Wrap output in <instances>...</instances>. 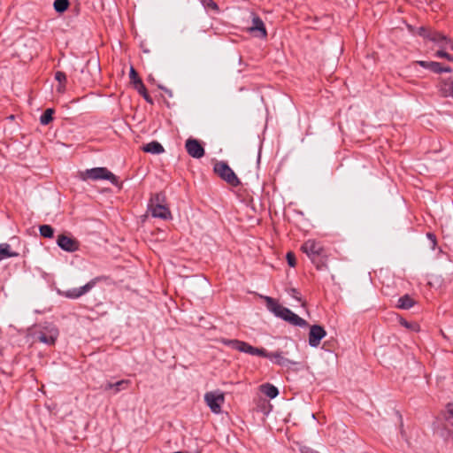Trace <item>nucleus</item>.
Returning a JSON list of instances; mask_svg holds the SVG:
<instances>
[{
  "mask_svg": "<svg viewBox=\"0 0 453 453\" xmlns=\"http://www.w3.org/2000/svg\"><path fill=\"white\" fill-rule=\"evenodd\" d=\"M79 177L82 180H107L113 185L117 186L119 184L118 177L106 167H95L79 172Z\"/></svg>",
  "mask_w": 453,
  "mask_h": 453,
  "instance_id": "nucleus-1",
  "label": "nucleus"
},
{
  "mask_svg": "<svg viewBox=\"0 0 453 453\" xmlns=\"http://www.w3.org/2000/svg\"><path fill=\"white\" fill-rule=\"evenodd\" d=\"M221 342L224 345L230 347L233 349H236L240 352L247 353L252 356L268 357L266 349L263 348L253 347L246 342H242L236 339H222Z\"/></svg>",
  "mask_w": 453,
  "mask_h": 453,
  "instance_id": "nucleus-2",
  "label": "nucleus"
},
{
  "mask_svg": "<svg viewBox=\"0 0 453 453\" xmlns=\"http://www.w3.org/2000/svg\"><path fill=\"white\" fill-rule=\"evenodd\" d=\"M214 173L232 187H238L241 184L239 178L234 172L224 161H218L213 167Z\"/></svg>",
  "mask_w": 453,
  "mask_h": 453,
  "instance_id": "nucleus-3",
  "label": "nucleus"
},
{
  "mask_svg": "<svg viewBox=\"0 0 453 453\" xmlns=\"http://www.w3.org/2000/svg\"><path fill=\"white\" fill-rule=\"evenodd\" d=\"M204 402L210 410L215 413H221V405L225 403V395L220 391H210L204 395Z\"/></svg>",
  "mask_w": 453,
  "mask_h": 453,
  "instance_id": "nucleus-4",
  "label": "nucleus"
},
{
  "mask_svg": "<svg viewBox=\"0 0 453 453\" xmlns=\"http://www.w3.org/2000/svg\"><path fill=\"white\" fill-rule=\"evenodd\" d=\"M301 250L311 258L312 263L317 264L318 269H320L317 260L322 255L323 248L319 242H316L313 240H308L302 245Z\"/></svg>",
  "mask_w": 453,
  "mask_h": 453,
  "instance_id": "nucleus-5",
  "label": "nucleus"
},
{
  "mask_svg": "<svg viewBox=\"0 0 453 453\" xmlns=\"http://www.w3.org/2000/svg\"><path fill=\"white\" fill-rule=\"evenodd\" d=\"M418 35L436 43L441 49H443L448 36L439 31L433 30L429 27H421L418 28Z\"/></svg>",
  "mask_w": 453,
  "mask_h": 453,
  "instance_id": "nucleus-6",
  "label": "nucleus"
},
{
  "mask_svg": "<svg viewBox=\"0 0 453 453\" xmlns=\"http://www.w3.org/2000/svg\"><path fill=\"white\" fill-rule=\"evenodd\" d=\"M103 280H104V277H103V276L96 277V278L92 279L91 280H89L87 284H85L82 287L74 288L66 290L65 292V296L71 298V299L79 298L81 296L89 292L96 285L97 282H99Z\"/></svg>",
  "mask_w": 453,
  "mask_h": 453,
  "instance_id": "nucleus-7",
  "label": "nucleus"
},
{
  "mask_svg": "<svg viewBox=\"0 0 453 453\" xmlns=\"http://www.w3.org/2000/svg\"><path fill=\"white\" fill-rule=\"evenodd\" d=\"M267 309L272 311L276 317L287 320L288 317L290 316L292 311L287 307L280 304L275 299L270 296L265 297Z\"/></svg>",
  "mask_w": 453,
  "mask_h": 453,
  "instance_id": "nucleus-8",
  "label": "nucleus"
},
{
  "mask_svg": "<svg viewBox=\"0 0 453 453\" xmlns=\"http://www.w3.org/2000/svg\"><path fill=\"white\" fill-rule=\"evenodd\" d=\"M129 77L137 92L145 99L147 103L153 104L154 102L152 97L149 95L145 85L133 66L130 68Z\"/></svg>",
  "mask_w": 453,
  "mask_h": 453,
  "instance_id": "nucleus-9",
  "label": "nucleus"
},
{
  "mask_svg": "<svg viewBox=\"0 0 453 453\" xmlns=\"http://www.w3.org/2000/svg\"><path fill=\"white\" fill-rule=\"evenodd\" d=\"M58 246L66 252H74L80 249V242L77 239L62 234L58 236Z\"/></svg>",
  "mask_w": 453,
  "mask_h": 453,
  "instance_id": "nucleus-10",
  "label": "nucleus"
},
{
  "mask_svg": "<svg viewBox=\"0 0 453 453\" xmlns=\"http://www.w3.org/2000/svg\"><path fill=\"white\" fill-rule=\"evenodd\" d=\"M188 154L194 158H201L204 156V149L201 142L194 138H188L185 143Z\"/></svg>",
  "mask_w": 453,
  "mask_h": 453,
  "instance_id": "nucleus-11",
  "label": "nucleus"
},
{
  "mask_svg": "<svg viewBox=\"0 0 453 453\" xmlns=\"http://www.w3.org/2000/svg\"><path fill=\"white\" fill-rule=\"evenodd\" d=\"M326 335V332L323 326L313 325L310 327L309 344L311 347L317 348L321 340Z\"/></svg>",
  "mask_w": 453,
  "mask_h": 453,
  "instance_id": "nucleus-12",
  "label": "nucleus"
},
{
  "mask_svg": "<svg viewBox=\"0 0 453 453\" xmlns=\"http://www.w3.org/2000/svg\"><path fill=\"white\" fill-rule=\"evenodd\" d=\"M58 329L54 326H50L45 327L44 331L39 332L38 340L45 344L54 345L58 337Z\"/></svg>",
  "mask_w": 453,
  "mask_h": 453,
  "instance_id": "nucleus-13",
  "label": "nucleus"
},
{
  "mask_svg": "<svg viewBox=\"0 0 453 453\" xmlns=\"http://www.w3.org/2000/svg\"><path fill=\"white\" fill-rule=\"evenodd\" d=\"M414 64L418 65L421 67L427 69L434 73H452L453 71L449 65L442 66L441 63L435 61L418 60L416 61Z\"/></svg>",
  "mask_w": 453,
  "mask_h": 453,
  "instance_id": "nucleus-14",
  "label": "nucleus"
},
{
  "mask_svg": "<svg viewBox=\"0 0 453 453\" xmlns=\"http://www.w3.org/2000/svg\"><path fill=\"white\" fill-rule=\"evenodd\" d=\"M439 92L443 97H451L453 99V79L441 78L438 83Z\"/></svg>",
  "mask_w": 453,
  "mask_h": 453,
  "instance_id": "nucleus-15",
  "label": "nucleus"
},
{
  "mask_svg": "<svg viewBox=\"0 0 453 453\" xmlns=\"http://www.w3.org/2000/svg\"><path fill=\"white\" fill-rule=\"evenodd\" d=\"M151 216L158 218L164 220L172 219V214L169 208L166 205H156L154 207H149Z\"/></svg>",
  "mask_w": 453,
  "mask_h": 453,
  "instance_id": "nucleus-16",
  "label": "nucleus"
},
{
  "mask_svg": "<svg viewBox=\"0 0 453 453\" xmlns=\"http://www.w3.org/2000/svg\"><path fill=\"white\" fill-rule=\"evenodd\" d=\"M267 354H268V357H265L273 360L278 365L288 366V365L293 364L289 359H288L282 356L281 351L267 352Z\"/></svg>",
  "mask_w": 453,
  "mask_h": 453,
  "instance_id": "nucleus-17",
  "label": "nucleus"
},
{
  "mask_svg": "<svg viewBox=\"0 0 453 453\" xmlns=\"http://www.w3.org/2000/svg\"><path fill=\"white\" fill-rule=\"evenodd\" d=\"M251 31H257L260 33V37L265 38L267 36V32L265 27L263 20L258 16H254L252 19V27L250 28Z\"/></svg>",
  "mask_w": 453,
  "mask_h": 453,
  "instance_id": "nucleus-18",
  "label": "nucleus"
},
{
  "mask_svg": "<svg viewBox=\"0 0 453 453\" xmlns=\"http://www.w3.org/2000/svg\"><path fill=\"white\" fill-rule=\"evenodd\" d=\"M142 150L150 154H161L165 151L161 143L157 141H152L142 146Z\"/></svg>",
  "mask_w": 453,
  "mask_h": 453,
  "instance_id": "nucleus-19",
  "label": "nucleus"
},
{
  "mask_svg": "<svg viewBox=\"0 0 453 453\" xmlns=\"http://www.w3.org/2000/svg\"><path fill=\"white\" fill-rule=\"evenodd\" d=\"M18 256V252L12 251L11 245L9 243L0 244V261L9 257H16Z\"/></svg>",
  "mask_w": 453,
  "mask_h": 453,
  "instance_id": "nucleus-20",
  "label": "nucleus"
},
{
  "mask_svg": "<svg viewBox=\"0 0 453 453\" xmlns=\"http://www.w3.org/2000/svg\"><path fill=\"white\" fill-rule=\"evenodd\" d=\"M286 321L296 326L305 327L308 326V323L305 319H302L293 311L291 312L290 316L288 317Z\"/></svg>",
  "mask_w": 453,
  "mask_h": 453,
  "instance_id": "nucleus-21",
  "label": "nucleus"
},
{
  "mask_svg": "<svg viewBox=\"0 0 453 453\" xmlns=\"http://www.w3.org/2000/svg\"><path fill=\"white\" fill-rule=\"evenodd\" d=\"M261 391L271 399L275 398L279 395L278 388L270 383L263 384Z\"/></svg>",
  "mask_w": 453,
  "mask_h": 453,
  "instance_id": "nucleus-22",
  "label": "nucleus"
},
{
  "mask_svg": "<svg viewBox=\"0 0 453 453\" xmlns=\"http://www.w3.org/2000/svg\"><path fill=\"white\" fill-rule=\"evenodd\" d=\"M413 299L409 295H404L398 299L397 307L403 310H409L414 305Z\"/></svg>",
  "mask_w": 453,
  "mask_h": 453,
  "instance_id": "nucleus-23",
  "label": "nucleus"
},
{
  "mask_svg": "<svg viewBox=\"0 0 453 453\" xmlns=\"http://www.w3.org/2000/svg\"><path fill=\"white\" fill-rule=\"evenodd\" d=\"M55 111L52 108L46 109L40 117V123L43 126L50 124L53 120Z\"/></svg>",
  "mask_w": 453,
  "mask_h": 453,
  "instance_id": "nucleus-24",
  "label": "nucleus"
},
{
  "mask_svg": "<svg viewBox=\"0 0 453 453\" xmlns=\"http://www.w3.org/2000/svg\"><path fill=\"white\" fill-rule=\"evenodd\" d=\"M165 196L164 193H157L155 194L150 200L149 207H154L157 204L165 205Z\"/></svg>",
  "mask_w": 453,
  "mask_h": 453,
  "instance_id": "nucleus-25",
  "label": "nucleus"
},
{
  "mask_svg": "<svg viewBox=\"0 0 453 453\" xmlns=\"http://www.w3.org/2000/svg\"><path fill=\"white\" fill-rule=\"evenodd\" d=\"M70 5L69 0H55L53 6L54 10L58 13L65 12Z\"/></svg>",
  "mask_w": 453,
  "mask_h": 453,
  "instance_id": "nucleus-26",
  "label": "nucleus"
},
{
  "mask_svg": "<svg viewBox=\"0 0 453 453\" xmlns=\"http://www.w3.org/2000/svg\"><path fill=\"white\" fill-rule=\"evenodd\" d=\"M40 234L44 238H52L54 236V228L50 225H42L39 227Z\"/></svg>",
  "mask_w": 453,
  "mask_h": 453,
  "instance_id": "nucleus-27",
  "label": "nucleus"
},
{
  "mask_svg": "<svg viewBox=\"0 0 453 453\" xmlns=\"http://www.w3.org/2000/svg\"><path fill=\"white\" fill-rule=\"evenodd\" d=\"M131 384L129 380H121L114 383L113 394H117L122 390H126Z\"/></svg>",
  "mask_w": 453,
  "mask_h": 453,
  "instance_id": "nucleus-28",
  "label": "nucleus"
},
{
  "mask_svg": "<svg viewBox=\"0 0 453 453\" xmlns=\"http://www.w3.org/2000/svg\"><path fill=\"white\" fill-rule=\"evenodd\" d=\"M55 79L59 82L58 91H63L65 83L66 82V75L64 72L58 71L55 73Z\"/></svg>",
  "mask_w": 453,
  "mask_h": 453,
  "instance_id": "nucleus-29",
  "label": "nucleus"
},
{
  "mask_svg": "<svg viewBox=\"0 0 453 453\" xmlns=\"http://www.w3.org/2000/svg\"><path fill=\"white\" fill-rule=\"evenodd\" d=\"M446 421L449 426H453V403H448L447 405V416Z\"/></svg>",
  "mask_w": 453,
  "mask_h": 453,
  "instance_id": "nucleus-30",
  "label": "nucleus"
},
{
  "mask_svg": "<svg viewBox=\"0 0 453 453\" xmlns=\"http://www.w3.org/2000/svg\"><path fill=\"white\" fill-rule=\"evenodd\" d=\"M400 323L404 327L411 329L412 331H418L419 326L415 322H408L407 320L401 319Z\"/></svg>",
  "mask_w": 453,
  "mask_h": 453,
  "instance_id": "nucleus-31",
  "label": "nucleus"
},
{
  "mask_svg": "<svg viewBox=\"0 0 453 453\" xmlns=\"http://www.w3.org/2000/svg\"><path fill=\"white\" fill-rule=\"evenodd\" d=\"M435 57L437 58H445L449 61H451L453 62V56L449 54L445 49H441L439 50L436 51L435 53Z\"/></svg>",
  "mask_w": 453,
  "mask_h": 453,
  "instance_id": "nucleus-32",
  "label": "nucleus"
},
{
  "mask_svg": "<svg viewBox=\"0 0 453 453\" xmlns=\"http://www.w3.org/2000/svg\"><path fill=\"white\" fill-rule=\"evenodd\" d=\"M286 258H287V262H288V265L290 266V267H295L296 265V256L293 252H288L287 253V256H286Z\"/></svg>",
  "mask_w": 453,
  "mask_h": 453,
  "instance_id": "nucleus-33",
  "label": "nucleus"
},
{
  "mask_svg": "<svg viewBox=\"0 0 453 453\" xmlns=\"http://www.w3.org/2000/svg\"><path fill=\"white\" fill-rule=\"evenodd\" d=\"M203 5L206 8L212 10H218V4L213 0H201Z\"/></svg>",
  "mask_w": 453,
  "mask_h": 453,
  "instance_id": "nucleus-34",
  "label": "nucleus"
},
{
  "mask_svg": "<svg viewBox=\"0 0 453 453\" xmlns=\"http://www.w3.org/2000/svg\"><path fill=\"white\" fill-rule=\"evenodd\" d=\"M427 239L430 241V246L432 250H434L437 245V239L434 234L428 232L426 234Z\"/></svg>",
  "mask_w": 453,
  "mask_h": 453,
  "instance_id": "nucleus-35",
  "label": "nucleus"
},
{
  "mask_svg": "<svg viewBox=\"0 0 453 453\" xmlns=\"http://www.w3.org/2000/svg\"><path fill=\"white\" fill-rule=\"evenodd\" d=\"M299 451L301 453H319L318 451L306 445H300Z\"/></svg>",
  "mask_w": 453,
  "mask_h": 453,
  "instance_id": "nucleus-36",
  "label": "nucleus"
},
{
  "mask_svg": "<svg viewBox=\"0 0 453 453\" xmlns=\"http://www.w3.org/2000/svg\"><path fill=\"white\" fill-rule=\"evenodd\" d=\"M443 49H445V50L449 49L450 50H453V41L449 37H448Z\"/></svg>",
  "mask_w": 453,
  "mask_h": 453,
  "instance_id": "nucleus-37",
  "label": "nucleus"
},
{
  "mask_svg": "<svg viewBox=\"0 0 453 453\" xmlns=\"http://www.w3.org/2000/svg\"><path fill=\"white\" fill-rule=\"evenodd\" d=\"M291 296L297 301H301L300 294L296 288H291Z\"/></svg>",
  "mask_w": 453,
  "mask_h": 453,
  "instance_id": "nucleus-38",
  "label": "nucleus"
},
{
  "mask_svg": "<svg viewBox=\"0 0 453 453\" xmlns=\"http://www.w3.org/2000/svg\"><path fill=\"white\" fill-rule=\"evenodd\" d=\"M158 88H160L161 90L165 91L170 97L173 96V92L171 89L162 86V85H157Z\"/></svg>",
  "mask_w": 453,
  "mask_h": 453,
  "instance_id": "nucleus-39",
  "label": "nucleus"
},
{
  "mask_svg": "<svg viewBox=\"0 0 453 453\" xmlns=\"http://www.w3.org/2000/svg\"><path fill=\"white\" fill-rule=\"evenodd\" d=\"M104 390L105 391H108V390H114V383L112 382H107L104 386Z\"/></svg>",
  "mask_w": 453,
  "mask_h": 453,
  "instance_id": "nucleus-40",
  "label": "nucleus"
},
{
  "mask_svg": "<svg viewBox=\"0 0 453 453\" xmlns=\"http://www.w3.org/2000/svg\"><path fill=\"white\" fill-rule=\"evenodd\" d=\"M148 80H149V81H150V82H155V79H154L151 75H150V76H149V79H148Z\"/></svg>",
  "mask_w": 453,
  "mask_h": 453,
  "instance_id": "nucleus-41",
  "label": "nucleus"
},
{
  "mask_svg": "<svg viewBox=\"0 0 453 453\" xmlns=\"http://www.w3.org/2000/svg\"><path fill=\"white\" fill-rule=\"evenodd\" d=\"M260 162V151L258 152V155H257V163Z\"/></svg>",
  "mask_w": 453,
  "mask_h": 453,
  "instance_id": "nucleus-42",
  "label": "nucleus"
}]
</instances>
